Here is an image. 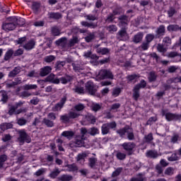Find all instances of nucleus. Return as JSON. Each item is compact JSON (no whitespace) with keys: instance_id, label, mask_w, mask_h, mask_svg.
<instances>
[{"instance_id":"1","label":"nucleus","mask_w":181,"mask_h":181,"mask_svg":"<svg viewBox=\"0 0 181 181\" xmlns=\"http://www.w3.org/2000/svg\"><path fill=\"white\" fill-rule=\"evenodd\" d=\"M24 103L21 100L18 101V103H16L15 105H9L8 107V115H19V114H22V112H25V109L20 108L23 105Z\"/></svg>"},{"instance_id":"2","label":"nucleus","mask_w":181,"mask_h":181,"mask_svg":"<svg viewBox=\"0 0 181 181\" xmlns=\"http://www.w3.org/2000/svg\"><path fill=\"white\" fill-rule=\"evenodd\" d=\"M145 87H146V81L144 79L139 83L134 86L132 95V98L134 101L139 100V97H141V88H145Z\"/></svg>"},{"instance_id":"3","label":"nucleus","mask_w":181,"mask_h":181,"mask_svg":"<svg viewBox=\"0 0 181 181\" xmlns=\"http://www.w3.org/2000/svg\"><path fill=\"white\" fill-rule=\"evenodd\" d=\"M162 115L163 117H165V119L168 122H170L171 121H180L181 119V115H177L170 112L165 113V110L162 111Z\"/></svg>"},{"instance_id":"4","label":"nucleus","mask_w":181,"mask_h":181,"mask_svg":"<svg viewBox=\"0 0 181 181\" xmlns=\"http://www.w3.org/2000/svg\"><path fill=\"white\" fill-rule=\"evenodd\" d=\"M19 136L18 137V141L20 144H30L32 142V139H30V136L26 133L25 130H20L18 132Z\"/></svg>"},{"instance_id":"5","label":"nucleus","mask_w":181,"mask_h":181,"mask_svg":"<svg viewBox=\"0 0 181 181\" xmlns=\"http://www.w3.org/2000/svg\"><path fill=\"white\" fill-rule=\"evenodd\" d=\"M121 146L127 152V155L131 156L134 153V149H135L136 144L134 142H124L121 144Z\"/></svg>"},{"instance_id":"6","label":"nucleus","mask_w":181,"mask_h":181,"mask_svg":"<svg viewBox=\"0 0 181 181\" xmlns=\"http://www.w3.org/2000/svg\"><path fill=\"white\" fill-rule=\"evenodd\" d=\"M115 128H117L115 122L105 123L101 126V134L102 135H107L110 134V129H115Z\"/></svg>"},{"instance_id":"7","label":"nucleus","mask_w":181,"mask_h":181,"mask_svg":"<svg viewBox=\"0 0 181 181\" xmlns=\"http://www.w3.org/2000/svg\"><path fill=\"white\" fill-rule=\"evenodd\" d=\"M30 9L34 15H39L42 12V4L40 1H32Z\"/></svg>"},{"instance_id":"8","label":"nucleus","mask_w":181,"mask_h":181,"mask_svg":"<svg viewBox=\"0 0 181 181\" xmlns=\"http://www.w3.org/2000/svg\"><path fill=\"white\" fill-rule=\"evenodd\" d=\"M85 88L86 91L90 95H95V93H97V89L94 87V83L91 81H88L86 85Z\"/></svg>"},{"instance_id":"9","label":"nucleus","mask_w":181,"mask_h":181,"mask_svg":"<svg viewBox=\"0 0 181 181\" xmlns=\"http://www.w3.org/2000/svg\"><path fill=\"white\" fill-rule=\"evenodd\" d=\"M66 101L67 97L64 96L60 99L59 102L52 107V111H62V108L64 107V104H66Z\"/></svg>"},{"instance_id":"10","label":"nucleus","mask_w":181,"mask_h":181,"mask_svg":"<svg viewBox=\"0 0 181 181\" xmlns=\"http://www.w3.org/2000/svg\"><path fill=\"white\" fill-rule=\"evenodd\" d=\"M99 76L102 80H105L106 78H114V75H112V73L107 69H103L100 71Z\"/></svg>"},{"instance_id":"11","label":"nucleus","mask_w":181,"mask_h":181,"mask_svg":"<svg viewBox=\"0 0 181 181\" xmlns=\"http://www.w3.org/2000/svg\"><path fill=\"white\" fill-rule=\"evenodd\" d=\"M129 18L127 15H122L118 17L119 23L122 28H127L128 26Z\"/></svg>"},{"instance_id":"12","label":"nucleus","mask_w":181,"mask_h":181,"mask_svg":"<svg viewBox=\"0 0 181 181\" xmlns=\"http://www.w3.org/2000/svg\"><path fill=\"white\" fill-rule=\"evenodd\" d=\"M50 73H52V66H44L40 70V77H46V76H48Z\"/></svg>"},{"instance_id":"13","label":"nucleus","mask_w":181,"mask_h":181,"mask_svg":"<svg viewBox=\"0 0 181 181\" xmlns=\"http://www.w3.org/2000/svg\"><path fill=\"white\" fill-rule=\"evenodd\" d=\"M166 33V28L163 25H160L156 30V38L160 39L163 36H165V33Z\"/></svg>"},{"instance_id":"14","label":"nucleus","mask_w":181,"mask_h":181,"mask_svg":"<svg viewBox=\"0 0 181 181\" xmlns=\"http://www.w3.org/2000/svg\"><path fill=\"white\" fill-rule=\"evenodd\" d=\"M2 28L6 32H9L13 30L16 28V23H6L2 25Z\"/></svg>"},{"instance_id":"15","label":"nucleus","mask_w":181,"mask_h":181,"mask_svg":"<svg viewBox=\"0 0 181 181\" xmlns=\"http://www.w3.org/2000/svg\"><path fill=\"white\" fill-rule=\"evenodd\" d=\"M81 25L83 26V28H88L89 29H95L97 28V23H88L87 21L81 22Z\"/></svg>"},{"instance_id":"16","label":"nucleus","mask_w":181,"mask_h":181,"mask_svg":"<svg viewBox=\"0 0 181 181\" xmlns=\"http://www.w3.org/2000/svg\"><path fill=\"white\" fill-rule=\"evenodd\" d=\"M129 129H131L129 127H124L122 129L117 130V133L119 135L121 138H124V136H125V134H127Z\"/></svg>"},{"instance_id":"17","label":"nucleus","mask_w":181,"mask_h":181,"mask_svg":"<svg viewBox=\"0 0 181 181\" xmlns=\"http://www.w3.org/2000/svg\"><path fill=\"white\" fill-rule=\"evenodd\" d=\"M86 43H90L95 39V33H87V35L84 37Z\"/></svg>"},{"instance_id":"18","label":"nucleus","mask_w":181,"mask_h":181,"mask_svg":"<svg viewBox=\"0 0 181 181\" xmlns=\"http://www.w3.org/2000/svg\"><path fill=\"white\" fill-rule=\"evenodd\" d=\"M180 136L177 133H174L173 135L170 138V143L171 144H179V141H180Z\"/></svg>"},{"instance_id":"19","label":"nucleus","mask_w":181,"mask_h":181,"mask_svg":"<svg viewBox=\"0 0 181 181\" xmlns=\"http://www.w3.org/2000/svg\"><path fill=\"white\" fill-rule=\"evenodd\" d=\"M62 17V13L57 12H50L48 13V18L49 19H61V18Z\"/></svg>"},{"instance_id":"20","label":"nucleus","mask_w":181,"mask_h":181,"mask_svg":"<svg viewBox=\"0 0 181 181\" xmlns=\"http://www.w3.org/2000/svg\"><path fill=\"white\" fill-rule=\"evenodd\" d=\"M0 95L1 97V101L4 103H8V92L5 90H0Z\"/></svg>"},{"instance_id":"21","label":"nucleus","mask_w":181,"mask_h":181,"mask_svg":"<svg viewBox=\"0 0 181 181\" xmlns=\"http://www.w3.org/2000/svg\"><path fill=\"white\" fill-rule=\"evenodd\" d=\"M151 141H153V134L152 133L145 135L143 139L144 144H151Z\"/></svg>"},{"instance_id":"22","label":"nucleus","mask_w":181,"mask_h":181,"mask_svg":"<svg viewBox=\"0 0 181 181\" xmlns=\"http://www.w3.org/2000/svg\"><path fill=\"white\" fill-rule=\"evenodd\" d=\"M12 56H13V49H10L7 50L4 57V62H8V60H11Z\"/></svg>"},{"instance_id":"23","label":"nucleus","mask_w":181,"mask_h":181,"mask_svg":"<svg viewBox=\"0 0 181 181\" xmlns=\"http://www.w3.org/2000/svg\"><path fill=\"white\" fill-rule=\"evenodd\" d=\"M84 145V140L81 138H76L74 142V146L76 148H81Z\"/></svg>"},{"instance_id":"24","label":"nucleus","mask_w":181,"mask_h":181,"mask_svg":"<svg viewBox=\"0 0 181 181\" xmlns=\"http://www.w3.org/2000/svg\"><path fill=\"white\" fill-rule=\"evenodd\" d=\"M62 136L67 138V139H71L74 136V132L73 131H64L62 133Z\"/></svg>"},{"instance_id":"25","label":"nucleus","mask_w":181,"mask_h":181,"mask_svg":"<svg viewBox=\"0 0 181 181\" xmlns=\"http://www.w3.org/2000/svg\"><path fill=\"white\" fill-rule=\"evenodd\" d=\"M21 73V68L16 66L8 74V77H16Z\"/></svg>"},{"instance_id":"26","label":"nucleus","mask_w":181,"mask_h":181,"mask_svg":"<svg viewBox=\"0 0 181 181\" xmlns=\"http://www.w3.org/2000/svg\"><path fill=\"white\" fill-rule=\"evenodd\" d=\"M15 23H16V25H17L20 28H22L25 26L26 21H25V18L18 17V18H16Z\"/></svg>"},{"instance_id":"27","label":"nucleus","mask_w":181,"mask_h":181,"mask_svg":"<svg viewBox=\"0 0 181 181\" xmlns=\"http://www.w3.org/2000/svg\"><path fill=\"white\" fill-rule=\"evenodd\" d=\"M35 41L30 40L23 46V48L25 50H32L35 47Z\"/></svg>"},{"instance_id":"28","label":"nucleus","mask_w":181,"mask_h":181,"mask_svg":"<svg viewBox=\"0 0 181 181\" xmlns=\"http://www.w3.org/2000/svg\"><path fill=\"white\" fill-rule=\"evenodd\" d=\"M61 172L59 168H55L49 173V177L51 179H56V177L60 175Z\"/></svg>"},{"instance_id":"29","label":"nucleus","mask_w":181,"mask_h":181,"mask_svg":"<svg viewBox=\"0 0 181 181\" xmlns=\"http://www.w3.org/2000/svg\"><path fill=\"white\" fill-rule=\"evenodd\" d=\"M127 155L128 154L122 153L121 151H117L116 153V158L117 160H125V159H127Z\"/></svg>"},{"instance_id":"30","label":"nucleus","mask_w":181,"mask_h":181,"mask_svg":"<svg viewBox=\"0 0 181 181\" xmlns=\"http://www.w3.org/2000/svg\"><path fill=\"white\" fill-rule=\"evenodd\" d=\"M58 180L60 181H71L73 180V176L64 174L58 177Z\"/></svg>"},{"instance_id":"31","label":"nucleus","mask_w":181,"mask_h":181,"mask_svg":"<svg viewBox=\"0 0 181 181\" xmlns=\"http://www.w3.org/2000/svg\"><path fill=\"white\" fill-rule=\"evenodd\" d=\"M146 156H147V158H151L153 159H156V158H158V156H159V155L158 154V152H155L152 150H150V151H147Z\"/></svg>"},{"instance_id":"32","label":"nucleus","mask_w":181,"mask_h":181,"mask_svg":"<svg viewBox=\"0 0 181 181\" xmlns=\"http://www.w3.org/2000/svg\"><path fill=\"white\" fill-rule=\"evenodd\" d=\"M126 27H122V29L119 30L117 33V36H119V37H121L122 39L125 37V36H127V28H125Z\"/></svg>"},{"instance_id":"33","label":"nucleus","mask_w":181,"mask_h":181,"mask_svg":"<svg viewBox=\"0 0 181 181\" xmlns=\"http://www.w3.org/2000/svg\"><path fill=\"white\" fill-rule=\"evenodd\" d=\"M86 121H88V122L89 124H95V117H94V115H91V114H88L86 116Z\"/></svg>"},{"instance_id":"34","label":"nucleus","mask_w":181,"mask_h":181,"mask_svg":"<svg viewBox=\"0 0 181 181\" xmlns=\"http://www.w3.org/2000/svg\"><path fill=\"white\" fill-rule=\"evenodd\" d=\"M64 66H66V61H58L55 64V69L60 71Z\"/></svg>"},{"instance_id":"35","label":"nucleus","mask_w":181,"mask_h":181,"mask_svg":"<svg viewBox=\"0 0 181 181\" xmlns=\"http://www.w3.org/2000/svg\"><path fill=\"white\" fill-rule=\"evenodd\" d=\"M144 37V35L142 33H138L136 35H134L133 42L134 43H139L141 40H142V38Z\"/></svg>"},{"instance_id":"36","label":"nucleus","mask_w":181,"mask_h":181,"mask_svg":"<svg viewBox=\"0 0 181 181\" xmlns=\"http://www.w3.org/2000/svg\"><path fill=\"white\" fill-rule=\"evenodd\" d=\"M71 80H73V78L70 76H66V77H61L59 78V81H61L62 84H67V83H70Z\"/></svg>"},{"instance_id":"37","label":"nucleus","mask_w":181,"mask_h":181,"mask_svg":"<svg viewBox=\"0 0 181 181\" xmlns=\"http://www.w3.org/2000/svg\"><path fill=\"white\" fill-rule=\"evenodd\" d=\"M129 181H145V177L142 173H139L137 177H132Z\"/></svg>"},{"instance_id":"38","label":"nucleus","mask_w":181,"mask_h":181,"mask_svg":"<svg viewBox=\"0 0 181 181\" xmlns=\"http://www.w3.org/2000/svg\"><path fill=\"white\" fill-rule=\"evenodd\" d=\"M167 30L168 32H177V30H179V25L175 24L169 25L167 27Z\"/></svg>"},{"instance_id":"39","label":"nucleus","mask_w":181,"mask_h":181,"mask_svg":"<svg viewBox=\"0 0 181 181\" xmlns=\"http://www.w3.org/2000/svg\"><path fill=\"white\" fill-rule=\"evenodd\" d=\"M60 120L63 124H69V122H70V117L67 114L61 115Z\"/></svg>"},{"instance_id":"40","label":"nucleus","mask_w":181,"mask_h":181,"mask_svg":"<svg viewBox=\"0 0 181 181\" xmlns=\"http://www.w3.org/2000/svg\"><path fill=\"white\" fill-rule=\"evenodd\" d=\"M156 78H158V76L155 74L154 71H151L148 75V81L150 83H153V81H156Z\"/></svg>"},{"instance_id":"41","label":"nucleus","mask_w":181,"mask_h":181,"mask_svg":"<svg viewBox=\"0 0 181 181\" xmlns=\"http://www.w3.org/2000/svg\"><path fill=\"white\" fill-rule=\"evenodd\" d=\"M43 124H45L48 128H53V127H54V123L53 121L49 119L45 118L43 119Z\"/></svg>"},{"instance_id":"42","label":"nucleus","mask_w":181,"mask_h":181,"mask_svg":"<svg viewBox=\"0 0 181 181\" xmlns=\"http://www.w3.org/2000/svg\"><path fill=\"white\" fill-rule=\"evenodd\" d=\"M67 168L69 169V172H77V170H78V168L76 164H69L67 165Z\"/></svg>"},{"instance_id":"43","label":"nucleus","mask_w":181,"mask_h":181,"mask_svg":"<svg viewBox=\"0 0 181 181\" xmlns=\"http://www.w3.org/2000/svg\"><path fill=\"white\" fill-rule=\"evenodd\" d=\"M177 13L176 8L174 7H170L169 10L167 11L168 18H173V16Z\"/></svg>"},{"instance_id":"44","label":"nucleus","mask_w":181,"mask_h":181,"mask_svg":"<svg viewBox=\"0 0 181 181\" xmlns=\"http://www.w3.org/2000/svg\"><path fill=\"white\" fill-rule=\"evenodd\" d=\"M77 43H78V37H74L69 40V45L70 47H73V46H74V45H77Z\"/></svg>"},{"instance_id":"45","label":"nucleus","mask_w":181,"mask_h":181,"mask_svg":"<svg viewBox=\"0 0 181 181\" xmlns=\"http://www.w3.org/2000/svg\"><path fill=\"white\" fill-rule=\"evenodd\" d=\"M127 134V139L129 141H134L135 139V135L134 134V132L132 131V129H130V131L128 130Z\"/></svg>"},{"instance_id":"46","label":"nucleus","mask_w":181,"mask_h":181,"mask_svg":"<svg viewBox=\"0 0 181 181\" xmlns=\"http://www.w3.org/2000/svg\"><path fill=\"white\" fill-rule=\"evenodd\" d=\"M107 29L110 33H114L118 30V28H117V25H108Z\"/></svg>"},{"instance_id":"47","label":"nucleus","mask_w":181,"mask_h":181,"mask_svg":"<svg viewBox=\"0 0 181 181\" xmlns=\"http://www.w3.org/2000/svg\"><path fill=\"white\" fill-rule=\"evenodd\" d=\"M89 134L94 136L95 135L100 134V130L97 127H92L89 131Z\"/></svg>"},{"instance_id":"48","label":"nucleus","mask_w":181,"mask_h":181,"mask_svg":"<svg viewBox=\"0 0 181 181\" xmlns=\"http://www.w3.org/2000/svg\"><path fill=\"white\" fill-rule=\"evenodd\" d=\"M168 160L170 162H175L176 160H179V156H177V153H174L171 155V156L168 157Z\"/></svg>"},{"instance_id":"49","label":"nucleus","mask_w":181,"mask_h":181,"mask_svg":"<svg viewBox=\"0 0 181 181\" xmlns=\"http://www.w3.org/2000/svg\"><path fill=\"white\" fill-rule=\"evenodd\" d=\"M70 119H75V118H78L80 117V114L75 112H69L68 113Z\"/></svg>"},{"instance_id":"50","label":"nucleus","mask_w":181,"mask_h":181,"mask_svg":"<svg viewBox=\"0 0 181 181\" xmlns=\"http://www.w3.org/2000/svg\"><path fill=\"white\" fill-rule=\"evenodd\" d=\"M98 53H100V54H108L110 53V49L107 47H103V48H99Z\"/></svg>"},{"instance_id":"51","label":"nucleus","mask_w":181,"mask_h":181,"mask_svg":"<svg viewBox=\"0 0 181 181\" xmlns=\"http://www.w3.org/2000/svg\"><path fill=\"white\" fill-rule=\"evenodd\" d=\"M54 74H50L48 76L45 78V83H52L54 79Z\"/></svg>"},{"instance_id":"52","label":"nucleus","mask_w":181,"mask_h":181,"mask_svg":"<svg viewBox=\"0 0 181 181\" xmlns=\"http://www.w3.org/2000/svg\"><path fill=\"white\" fill-rule=\"evenodd\" d=\"M121 172H122V168H117L112 173V177H117V176H119V175H121Z\"/></svg>"},{"instance_id":"53","label":"nucleus","mask_w":181,"mask_h":181,"mask_svg":"<svg viewBox=\"0 0 181 181\" xmlns=\"http://www.w3.org/2000/svg\"><path fill=\"white\" fill-rule=\"evenodd\" d=\"M36 88H37L36 85L25 84L23 86L24 90H36Z\"/></svg>"},{"instance_id":"54","label":"nucleus","mask_w":181,"mask_h":181,"mask_svg":"<svg viewBox=\"0 0 181 181\" xmlns=\"http://www.w3.org/2000/svg\"><path fill=\"white\" fill-rule=\"evenodd\" d=\"M54 59H56L54 55H49L45 57V62L46 63H52V62L54 61Z\"/></svg>"},{"instance_id":"55","label":"nucleus","mask_w":181,"mask_h":181,"mask_svg":"<svg viewBox=\"0 0 181 181\" xmlns=\"http://www.w3.org/2000/svg\"><path fill=\"white\" fill-rule=\"evenodd\" d=\"M26 122H28V121L23 117L19 118L17 120V124L20 125V127H23V125H26Z\"/></svg>"},{"instance_id":"56","label":"nucleus","mask_w":181,"mask_h":181,"mask_svg":"<svg viewBox=\"0 0 181 181\" xmlns=\"http://www.w3.org/2000/svg\"><path fill=\"white\" fill-rule=\"evenodd\" d=\"M119 94H121V88H116L113 89L112 93V95H113V97H118V95H119Z\"/></svg>"},{"instance_id":"57","label":"nucleus","mask_w":181,"mask_h":181,"mask_svg":"<svg viewBox=\"0 0 181 181\" xmlns=\"http://www.w3.org/2000/svg\"><path fill=\"white\" fill-rule=\"evenodd\" d=\"M154 39H155V35L153 34H147L146 36V40L147 43H151V42H152V40H153Z\"/></svg>"},{"instance_id":"58","label":"nucleus","mask_w":181,"mask_h":181,"mask_svg":"<svg viewBox=\"0 0 181 181\" xmlns=\"http://www.w3.org/2000/svg\"><path fill=\"white\" fill-rule=\"evenodd\" d=\"M75 93L77 94H84V88L76 86L74 89Z\"/></svg>"},{"instance_id":"59","label":"nucleus","mask_w":181,"mask_h":181,"mask_svg":"<svg viewBox=\"0 0 181 181\" xmlns=\"http://www.w3.org/2000/svg\"><path fill=\"white\" fill-rule=\"evenodd\" d=\"M156 170L158 175H162L163 173V167L160 165H156Z\"/></svg>"},{"instance_id":"60","label":"nucleus","mask_w":181,"mask_h":181,"mask_svg":"<svg viewBox=\"0 0 181 181\" xmlns=\"http://www.w3.org/2000/svg\"><path fill=\"white\" fill-rule=\"evenodd\" d=\"M115 19V16L111 13L109 16H107L106 18V22H107L108 23H111V22H114Z\"/></svg>"},{"instance_id":"61","label":"nucleus","mask_w":181,"mask_h":181,"mask_svg":"<svg viewBox=\"0 0 181 181\" xmlns=\"http://www.w3.org/2000/svg\"><path fill=\"white\" fill-rule=\"evenodd\" d=\"M52 33L53 36H60V30L57 28H52Z\"/></svg>"},{"instance_id":"62","label":"nucleus","mask_w":181,"mask_h":181,"mask_svg":"<svg viewBox=\"0 0 181 181\" xmlns=\"http://www.w3.org/2000/svg\"><path fill=\"white\" fill-rule=\"evenodd\" d=\"M76 111H83L84 110L85 107L83 104L78 103V105H75L74 107Z\"/></svg>"},{"instance_id":"63","label":"nucleus","mask_w":181,"mask_h":181,"mask_svg":"<svg viewBox=\"0 0 181 181\" xmlns=\"http://www.w3.org/2000/svg\"><path fill=\"white\" fill-rule=\"evenodd\" d=\"M71 66H72L73 69L74 70V71H81V70H83V69H81V67L78 64H76L74 63H72Z\"/></svg>"},{"instance_id":"64","label":"nucleus","mask_w":181,"mask_h":181,"mask_svg":"<svg viewBox=\"0 0 181 181\" xmlns=\"http://www.w3.org/2000/svg\"><path fill=\"white\" fill-rule=\"evenodd\" d=\"M141 47L142 50H148V49H149V42H142V44L141 45Z\"/></svg>"}]
</instances>
